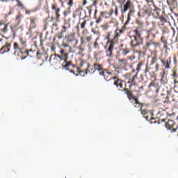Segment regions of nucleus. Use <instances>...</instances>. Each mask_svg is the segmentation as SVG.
<instances>
[{"label": "nucleus", "instance_id": "nucleus-1", "mask_svg": "<svg viewBox=\"0 0 178 178\" xmlns=\"http://www.w3.org/2000/svg\"><path fill=\"white\" fill-rule=\"evenodd\" d=\"M14 55L18 57V59H26L29 56V52L33 51L32 49H27V40L21 38L19 42L13 44Z\"/></svg>", "mask_w": 178, "mask_h": 178}, {"label": "nucleus", "instance_id": "nucleus-2", "mask_svg": "<svg viewBox=\"0 0 178 178\" xmlns=\"http://www.w3.org/2000/svg\"><path fill=\"white\" fill-rule=\"evenodd\" d=\"M106 38L107 40L106 44L104 46V49L106 50V56L112 58H113V50L115 49L116 44H118L115 32H108L106 35Z\"/></svg>", "mask_w": 178, "mask_h": 178}, {"label": "nucleus", "instance_id": "nucleus-3", "mask_svg": "<svg viewBox=\"0 0 178 178\" xmlns=\"http://www.w3.org/2000/svg\"><path fill=\"white\" fill-rule=\"evenodd\" d=\"M129 10L127 14L128 22L131 20V16H134L136 13V7L134 6V3L131 0H127L123 5V8L121 9L122 13H126Z\"/></svg>", "mask_w": 178, "mask_h": 178}, {"label": "nucleus", "instance_id": "nucleus-4", "mask_svg": "<svg viewBox=\"0 0 178 178\" xmlns=\"http://www.w3.org/2000/svg\"><path fill=\"white\" fill-rule=\"evenodd\" d=\"M129 38H131V42H129L131 49L136 54L138 53V51H140V45H143V38L129 36Z\"/></svg>", "mask_w": 178, "mask_h": 178}, {"label": "nucleus", "instance_id": "nucleus-5", "mask_svg": "<svg viewBox=\"0 0 178 178\" xmlns=\"http://www.w3.org/2000/svg\"><path fill=\"white\" fill-rule=\"evenodd\" d=\"M126 79H127L128 81L125 83V86L129 84V90H131L133 86H137L140 83L138 73H136L134 76H132L131 73H128L126 74Z\"/></svg>", "mask_w": 178, "mask_h": 178}, {"label": "nucleus", "instance_id": "nucleus-6", "mask_svg": "<svg viewBox=\"0 0 178 178\" xmlns=\"http://www.w3.org/2000/svg\"><path fill=\"white\" fill-rule=\"evenodd\" d=\"M166 119H160L158 120V124H161V123L163 124V126H165L167 129V130H172V131H176V128H175V126H176V123H175V121L173 120H168L166 122Z\"/></svg>", "mask_w": 178, "mask_h": 178}, {"label": "nucleus", "instance_id": "nucleus-7", "mask_svg": "<svg viewBox=\"0 0 178 178\" xmlns=\"http://www.w3.org/2000/svg\"><path fill=\"white\" fill-rule=\"evenodd\" d=\"M154 16V14L151 12L148 8H145V7H142L139 8V10L138 12V17H139L140 19H142V17H149L151 15Z\"/></svg>", "mask_w": 178, "mask_h": 178}, {"label": "nucleus", "instance_id": "nucleus-8", "mask_svg": "<svg viewBox=\"0 0 178 178\" xmlns=\"http://www.w3.org/2000/svg\"><path fill=\"white\" fill-rule=\"evenodd\" d=\"M146 5L147 6V9L150 10V12L152 13L155 12L156 15H159V13H161V8H158L155 3H154V1H149V0H145Z\"/></svg>", "mask_w": 178, "mask_h": 178}, {"label": "nucleus", "instance_id": "nucleus-9", "mask_svg": "<svg viewBox=\"0 0 178 178\" xmlns=\"http://www.w3.org/2000/svg\"><path fill=\"white\" fill-rule=\"evenodd\" d=\"M156 19H159L160 22H159V26L162 29L165 26V24L168 23V19H166V14H165V12H163L162 15H161V13H159V14H156V15H154Z\"/></svg>", "mask_w": 178, "mask_h": 178}, {"label": "nucleus", "instance_id": "nucleus-10", "mask_svg": "<svg viewBox=\"0 0 178 178\" xmlns=\"http://www.w3.org/2000/svg\"><path fill=\"white\" fill-rule=\"evenodd\" d=\"M147 35L145 37V40H154V38H156V34H158V32L155 27L150 28L147 31H146Z\"/></svg>", "mask_w": 178, "mask_h": 178}, {"label": "nucleus", "instance_id": "nucleus-11", "mask_svg": "<svg viewBox=\"0 0 178 178\" xmlns=\"http://www.w3.org/2000/svg\"><path fill=\"white\" fill-rule=\"evenodd\" d=\"M39 19L37 16H31L29 17V30L37 29L38 26Z\"/></svg>", "mask_w": 178, "mask_h": 178}, {"label": "nucleus", "instance_id": "nucleus-12", "mask_svg": "<svg viewBox=\"0 0 178 178\" xmlns=\"http://www.w3.org/2000/svg\"><path fill=\"white\" fill-rule=\"evenodd\" d=\"M67 44H72V42H75L73 44V47L76 48L77 44H79V39L76 38V33H71L67 36Z\"/></svg>", "mask_w": 178, "mask_h": 178}, {"label": "nucleus", "instance_id": "nucleus-13", "mask_svg": "<svg viewBox=\"0 0 178 178\" xmlns=\"http://www.w3.org/2000/svg\"><path fill=\"white\" fill-rule=\"evenodd\" d=\"M123 91L125 92L129 101H130L131 104H133V101H134V99H137V97L134 96L133 91L130 90V89L125 88H124Z\"/></svg>", "mask_w": 178, "mask_h": 178}, {"label": "nucleus", "instance_id": "nucleus-14", "mask_svg": "<svg viewBox=\"0 0 178 178\" xmlns=\"http://www.w3.org/2000/svg\"><path fill=\"white\" fill-rule=\"evenodd\" d=\"M69 27H70V24H68V26H66V24L62 26L60 32L58 33L56 35L58 40H62V38H63V34L67 32V29H69Z\"/></svg>", "mask_w": 178, "mask_h": 178}, {"label": "nucleus", "instance_id": "nucleus-15", "mask_svg": "<svg viewBox=\"0 0 178 178\" xmlns=\"http://www.w3.org/2000/svg\"><path fill=\"white\" fill-rule=\"evenodd\" d=\"M119 51L121 52L123 56H126L128 54H130V49L127 46H124V44H121L119 46Z\"/></svg>", "mask_w": 178, "mask_h": 178}, {"label": "nucleus", "instance_id": "nucleus-16", "mask_svg": "<svg viewBox=\"0 0 178 178\" xmlns=\"http://www.w3.org/2000/svg\"><path fill=\"white\" fill-rule=\"evenodd\" d=\"M112 80H114L113 85L117 87V88H123V81L119 79L118 76L112 77Z\"/></svg>", "mask_w": 178, "mask_h": 178}, {"label": "nucleus", "instance_id": "nucleus-17", "mask_svg": "<svg viewBox=\"0 0 178 178\" xmlns=\"http://www.w3.org/2000/svg\"><path fill=\"white\" fill-rule=\"evenodd\" d=\"M146 40L147 41L145 42L143 48L145 51H148V49H149L152 45H155V40L154 39H149Z\"/></svg>", "mask_w": 178, "mask_h": 178}, {"label": "nucleus", "instance_id": "nucleus-18", "mask_svg": "<svg viewBox=\"0 0 178 178\" xmlns=\"http://www.w3.org/2000/svg\"><path fill=\"white\" fill-rule=\"evenodd\" d=\"M161 62L162 63V66L165 67V69L169 70L171 69L170 65H172V57H169L166 61L163 59L161 60Z\"/></svg>", "mask_w": 178, "mask_h": 178}, {"label": "nucleus", "instance_id": "nucleus-19", "mask_svg": "<svg viewBox=\"0 0 178 178\" xmlns=\"http://www.w3.org/2000/svg\"><path fill=\"white\" fill-rule=\"evenodd\" d=\"M51 10L54 12V13L56 15V20H59V19L60 17V14H59V12H60V8L59 7H58V5L52 4Z\"/></svg>", "mask_w": 178, "mask_h": 178}, {"label": "nucleus", "instance_id": "nucleus-20", "mask_svg": "<svg viewBox=\"0 0 178 178\" xmlns=\"http://www.w3.org/2000/svg\"><path fill=\"white\" fill-rule=\"evenodd\" d=\"M99 74L100 76H103L104 79H106V81L112 80V78L111 77V73L108 72V70H106L100 71Z\"/></svg>", "mask_w": 178, "mask_h": 178}, {"label": "nucleus", "instance_id": "nucleus-21", "mask_svg": "<svg viewBox=\"0 0 178 178\" xmlns=\"http://www.w3.org/2000/svg\"><path fill=\"white\" fill-rule=\"evenodd\" d=\"M68 58H69V54L67 53L65 54V55L63 56H59V59H60V60H64V62L67 63V65H69L70 67L71 66L72 67H74V65L72 64V61L67 62Z\"/></svg>", "mask_w": 178, "mask_h": 178}, {"label": "nucleus", "instance_id": "nucleus-22", "mask_svg": "<svg viewBox=\"0 0 178 178\" xmlns=\"http://www.w3.org/2000/svg\"><path fill=\"white\" fill-rule=\"evenodd\" d=\"M86 42V40L84 38H81V43L79 46L78 47V49L79 50V54H81V52H84V49H86V44H84Z\"/></svg>", "mask_w": 178, "mask_h": 178}, {"label": "nucleus", "instance_id": "nucleus-23", "mask_svg": "<svg viewBox=\"0 0 178 178\" xmlns=\"http://www.w3.org/2000/svg\"><path fill=\"white\" fill-rule=\"evenodd\" d=\"M97 10H95V19H96V23L97 24H99V23H101V22L102 21V17H104V16H105V15H106V12L105 11H102L100 12V15L98 18H97Z\"/></svg>", "mask_w": 178, "mask_h": 178}, {"label": "nucleus", "instance_id": "nucleus-24", "mask_svg": "<svg viewBox=\"0 0 178 178\" xmlns=\"http://www.w3.org/2000/svg\"><path fill=\"white\" fill-rule=\"evenodd\" d=\"M11 44L9 42L6 43L0 49L1 54H5V52H9L10 51Z\"/></svg>", "mask_w": 178, "mask_h": 178}, {"label": "nucleus", "instance_id": "nucleus-25", "mask_svg": "<svg viewBox=\"0 0 178 178\" xmlns=\"http://www.w3.org/2000/svg\"><path fill=\"white\" fill-rule=\"evenodd\" d=\"M167 3L170 7V10H172V9H176V8H177L178 0L167 1Z\"/></svg>", "mask_w": 178, "mask_h": 178}, {"label": "nucleus", "instance_id": "nucleus-26", "mask_svg": "<svg viewBox=\"0 0 178 178\" xmlns=\"http://www.w3.org/2000/svg\"><path fill=\"white\" fill-rule=\"evenodd\" d=\"M118 65L119 67H126L129 65V62L127 61V59L126 58H119Z\"/></svg>", "mask_w": 178, "mask_h": 178}, {"label": "nucleus", "instance_id": "nucleus-27", "mask_svg": "<svg viewBox=\"0 0 178 178\" xmlns=\"http://www.w3.org/2000/svg\"><path fill=\"white\" fill-rule=\"evenodd\" d=\"M172 79L174 81V85L177 86L178 84V73L177 70H173L171 74Z\"/></svg>", "mask_w": 178, "mask_h": 178}, {"label": "nucleus", "instance_id": "nucleus-28", "mask_svg": "<svg viewBox=\"0 0 178 178\" xmlns=\"http://www.w3.org/2000/svg\"><path fill=\"white\" fill-rule=\"evenodd\" d=\"M0 31L6 34L8 33V24H3V22H0Z\"/></svg>", "mask_w": 178, "mask_h": 178}, {"label": "nucleus", "instance_id": "nucleus-29", "mask_svg": "<svg viewBox=\"0 0 178 178\" xmlns=\"http://www.w3.org/2000/svg\"><path fill=\"white\" fill-rule=\"evenodd\" d=\"M161 42L163 44V48L165 49V51H168V39H166V37L162 35L160 38Z\"/></svg>", "mask_w": 178, "mask_h": 178}, {"label": "nucleus", "instance_id": "nucleus-30", "mask_svg": "<svg viewBox=\"0 0 178 178\" xmlns=\"http://www.w3.org/2000/svg\"><path fill=\"white\" fill-rule=\"evenodd\" d=\"M151 69V67H148V64H146L145 70V77H146V79H149V77H151V72H149Z\"/></svg>", "mask_w": 178, "mask_h": 178}, {"label": "nucleus", "instance_id": "nucleus-31", "mask_svg": "<svg viewBox=\"0 0 178 178\" xmlns=\"http://www.w3.org/2000/svg\"><path fill=\"white\" fill-rule=\"evenodd\" d=\"M139 111H140L141 114L143 116H145V115H147V113H148V109L147 108V105H145V104H142Z\"/></svg>", "mask_w": 178, "mask_h": 178}, {"label": "nucleus", "instance_id": "nucleus-32", "mask_svg": "<svg viewBox=\"0 0 178 178\" xmlns=\"http://www.w3.org/2000/svg\"><path fill=\"white\" fill-rule=\"evenodd\" d=\"M134 33V35H130V37H136V38H141V32L138 30V29H136L133 31Z\"/></svg>", "mask_w": 178, "mask_h": 178}, {"label": "nucleus", "instance_id": "nucleus-33", "mask_svg": "<svg viewBox=\"0 0 178 178\" xmlns=\"http://www.w3.org/2000/svg\"><path fill=\"white\" fill-rule=\"evenodd\" d=\"M129 23H130V21H129V19H127V21L125 22V23L124 24V25L122 26V29H118L120 33L123 34V33H124V31H126V26H127V24H129Z\"/></svg>", "mask_w": 178, "mask_h": 178}, {"label": "nucleus", "instance_id": "nucleus-34", "mask_svg": "<svg viewBox=\"0 0 178 178\" xmlns=\"http://www.w3.org/2000/svg\"><path fill=\"white\" fill-rule=\"evenodd\" d=\"M143 66H144V62L140 61L138 63L136 69V73H138H138H140V70H141V68L143 67Z\"/></svg>", "mask_w": 178, "mask_h": 178}, {"label": "nucleus", "instance_id": "nucleus-35", "mask_svg": "<svg viewBox=\"0 0 178 178\" xmlns=\"http://www.w3.org/2000/svg\"><path fill=\"white\" fill-rule=\"evenodd\" d=\"M93 67L95 70H98L99 72H102V65L98 64L97 63L93 65Z\"/></svg>", "mask_w": 178, "mask_h": 178}, {"label": "nucleus", "instance_id": "nucleus-36", "mask_svg": "<svg viewBox=\"0 0 178 178\" xmlns=\"http://www.w3.org/2000/svg\"><path fill=\"white\" fill-rule=\"evenodd\" d=\"M133 102H135L134 103V106L135 108H141V105H143V104L140 103L138 98L133 100Z\"/></svg>", "mask_w": 178, "mask_h": 178}, {"label": "nucleus", "instance_id": "nucleus-37", "mask_svg": "<svg viewBox=\"0 0 178 178\" xmlns=\"http://www.w3.org/2000/svg\"><path fill=\"white\" fill-rule=\"evenodd\" d=\"M23 15L20 13H18V15L15 17V22L17 23V25L19 26L20 24V22H22V17Z\"/></svg>", "mask_w": 178, "mask_h": 178}, {"label": "nucleus", "instance_id": "nucleus-38", "mask_svg": "<svg viewBox=\"0 0 178 178\" xmlns=\"http://www.w3.org/2000/svg\"><path fill=\"white\" fill-rule=\"evenodd\" d=\"M115 35V39L117 40V42H118L119 41V37H120V35H122V33L119 31V29H116L114 31Z\"/></svg>", "mask_w": 178, "mask_h": 178}, {"label": "nucleus", "instance_id": "nucleus-39", "mask_svg": "<svg viewBox=\"0 0 178 178\" xmlns=\"http://www.w3.org/2000/svg\"><path fill=\"white\" fill-rule=\"evenodd\" d=\"M157 60H158V58L156 57V56H152L151 63H150V66H152V65H155V63H156Z\"/></svg>", "mask_w": 178, "mask_h": 178}, {"label": "nucleus", "instance_id": "nucleus-40", "mask_svg": "<svg viewBox=\"0 0 178 178\" xmlns=\"http://www.w3.org/2000/svg\"><path fill=\"white\" fill-rule=\"evenodd\" d=\"M79 24H81V29L82 30H84V29H86V26L87 25V21L83 20V22L82 23L79 22Z\"/></svg>", "mask_w": 178, "mask_h": 178}, {"label": "nucleus", "instance_id": "nucleus-41", "mask_svg": "<svg viewBox=\"0 0 178 178\" xmlns=\"http://www.w3.org/2000/svg\"><path fill=\"white\" fill-rule=\"evenodd\" d=\"M159 115L161 116H163V115L166 116V115H168V113L165 110H160L159 111Z\"/></svg>", "mask_w": 178, "mask_h": 178}, {"label": "nucleus", "instance_id": "nucleus-42", "mask_svg": "<svg viewBox=\"0 0 178 178\" xmlns=\"http://www.w3.org/2000/svg\"><path fill=\"white\" fill-rule=\"evenodd\" d=\"M8 43V42H6V39H0V47H1V45H5V44Z\"/></svg>", "mask_w": 178, "mask_h": 178}, {"label": "nucleus", "instance_id": "nucleus-43", "mask_svg": "<svg viewBox=\"0 0 178 178\" xmlns=\"http://www.w3.org/2000/svg\"><path fill=\"white\" fill-rule=\"evenodd\" d=\"M173 63L175 66H177V57L176 56H173Z\"/></svg>", "mask_w": 178, "mask_h": 178}, {"label": "nucleus", "instance_id": "nucleus-44", "mask_svg": "<svg viewBox=\"0 0 178 178\" xmlns=\"http://www.w3.org/2000/svg\"><path fill=\"white\" fill-rule=\"evenodd\" d=\"M33 12H34V10H26L25 14L26 15H31V13H33Z\"/></svg>", "mask_w": 178, "mask_h": 178}, {"label": "nucleus", "instance_id": "nucleus-45", "mask_svg": "<svg viewBox=\"0 0 178 178\" xmlns=\"http://www.w3.org/2000/svg\"><path fill=\"white\" fill-rule=\"evenodd\" d=\"M17 4V6H19L20 8H23V3H22V2H20V1L19 0H16Z\"/></svg>", "mask_w": 178, "mask_h": 178}, {"label": "nucleus", "instance_id": "nucleus-46", "mask_svg": "<svg viewBox=\"0 0 178 178\" xmlns=\"http://www.w3.org/2000/svg\"><path fill=\"white\" fill-rule=\"evenodd\" d=\"M85 40H86V41L88 42H90L92 40V36H88L85 38Z\"/></svg>", "mask_w": 178, "mask_h": 178}, {"label": "nucleus", "instance_id": "nucleus-47", "mask_svg": "<svg viewBox=\"0 0 178 178\" xmlns=\"http://www.w3.org/2000/svg\"><path fill=\"white\" fill-rule=\"evenodd\" d=\"M163 76H165V71L163 72V74H162V76H161V83H164V84H166L165 81H163Z\"/></svg>", "mask_w": 178, "mask_h": 178}, {"label": "nucleus", "instance_id": "nucleus-48", "mask_svg": "<svg viewBox=\"0 0 178 178\" xmlns=\"http://www.w3.org/2000/svg\"><path fill=\"white\" fill-rule=\"evenodd\" d=\"M115 16L119 15V8H118L117 6H115Z\"/></svg>", "mask_w": 178, "mask_h": 178}, {"label": "nucleus", "instance_id": "nucleus-49", "mask_svg": "<svg viewBox=\"0 0 178 178\" xmlns=\"http://www.w3.org/2000/svg\"><path fill=\"white\" fill-rule=\"evenodd\" d=\"M99 46V45L98 44V42L95 41V42H94L93 48H95V49H97Z\"/></svg>", "mask_w": 178, "mask_h": 178}, {"label": "nucleus", "instance_id": "nucleus-50", "mask_svg": "<svg viewBox=\"0 0 178 178\" xmlns=\"http://www.w3.org/2000/svg\"><path fill=\"white\" fill-rule=\"evenodd\" d=\"M67 5L69 6H73V0H68Z\"/></svg>", "mask_w": 178, "mask_h": 178}, {"label": "nucleus", "instance_id": "nucleus-51", "mask_svg": "<svg viewBox=\"0 0 178 178\" xmlns=\"http://www.w3.org/2000/svg\"><path fill=\"white\" fill-rule=\"evenodd\" d=\"M69 67H70L69 64H67V63H65V65H64V69H65V70H69Z\"/></svg>", "mask_w": 178, "mask_h": 178}, {"label": "nucleus", "instance_id": "nucleus-52", "mask_svg": "<svg viewBox=\"0 0 178 178\" xmlns=\"http://www.w3.org/2000/svg\"><path fill=\"white\" fill-rule=\"evenodd\" d=\"M149 88H151V87H155V83L154 82H151L149 86H148Z\"/></svg>", "mask_w": 178, "mask_h": 178}, {"label": "nucleus", "instance_id": "nucleus-53", "mask_svg": "<svg viewBox=\"0 0 178 178\" xmlns=\"http://www.w3.org/2000/svg\"><path fill=\"white\" fill-rule=\"evenodd\" d=\"M155 72H159V64H156Z\"/></svg>", "mask_w": 178, "mask_h": 178}, {"label": "nucleus", "instance_id": "nucleus-54", "mask_svg": "<svg viewBox=\"0 0 178 178\" xmlns=\"http://www.w3.org/2000/svg\"><path fill=\"white\" fill-rule=\"evenodd\" d=\"M60 54L62 55V56H63V55H65V50L63 49H61L60 50Z\"/></svg>", "mask_w": 178, "mask_h": 178}, {"label": "nucleus", "instance_id": "nucleus-55", "mask_svg": "<svg viewBox=\"0 0 178 178\" xmlns=\"http://www.w3.org/2000/svg\"><path fill=\"white\" fill-rule=\"evenodd\" d=\"M90 70H92V69H91V67H90V64H88V69L86 70V74H87V73H88V72H90Z\"/></svg>", "mask_w": 178, "mask_h": 178}, {"label": "nucleus", "instance_id": "nucleus-56", "mask_svg": "<svg viewBox=\"0 0 178 178\" xmlns=\"http://www.w3.org/2000/svg\"><path fill=\"white\" fill-rule=\"evenodd\" d=\"M63 47L64 48H67V47H69V43L63 44Z\"/></svg>", "mask_w": 178, "mask_h": 178}, {"label": "nucleus", "instance_id": "nucleus-57", "mask_svg": "<svg viewBox=\"0 0 178 178\" xmlns=\"http://www.w3.org/2000/svg\"><path fill=\"white\" fill-rule=\"evenodd\" d=\"M152 24L153 27H154V29H155V27H156V22L152 21Z\"/></svg>", "mask_w": 178, "mask_h": 178}, {"label": "nucleus", "instance_id": "nucleus-58", "mask_svg": "<svg viewBox=\"0 0 178 178\" xmlns=\"http://www.w3.org/2000/svg\"><path fill=\"white\" fill-rule=\"evenodd\" d=\"M113 8H111V10H110V15H113Z\"/></svg>", "mask_w": 178, "mask_h": 178}, {"label": "nucleus", "instance_id": "nucleus-59", "mask_svg": "<svg viewBox=\"0 0 178 178\" xmlns=\"http://www.w3.org/2000/svg\"><path fill=\"white\" fill-rule=\"evenodd\" d=\"M56 26H58V24H56V23H54V24H53V26H54V27H56Z\"/></svg>", "mask_w": 178, "mask_h": 178}, {"label": "nucleus", "instance_id": "nucleus-60", "mask_svg": "<svg viewBox=\"0 0 178 178\" xmlns=\"http://www.w3.org/2000/svg\"><path fill=\"white\" fill-rule=\"evenodd\" d=\"M77 31H80V28L79 27V25L76 26Z\"/></svg>", "mask_w": 178, "mask_h": 178}, {"label": "nucleus", "instance_id": "nucleus-61", "mask_svg": "<svg viewBox=\"0 0 178 178\" xmlns=\"http://www.w3.org/2000/svg\"><path fill=\"white\" fill-rule=\"evenodd\" d=\"M137 72L136 70H132L131 73H136Z\"/></svg>", "mask_w": 178, "mask_h": 178}, {"label": "nucleus", "instance_id": "nucleus-62", "mask_svg": "<svg viewBox=\"0 0 178 178\" xmlns=\"http://www.w3.org/2000/svg\"><path fill=\"white\" fill-rule=\"evenodd\" d=\"M172 29L173 33L175 34L176 33V31L175 30V28H172Z\"/></svg>", "mask_w": 178, "mask_h": 178}, {"label": "nucleus", "instance_id": "nucleus-63", "mask_svg": "<svg viewBox=\"0 0 178 178\" xmlns=\"http://www.w3.org/2000/svg\"><path fill=\"white\" fill-rule=\"evenodd\" d=\"M129 59H130V60H133V57L130 56L129 57Z\"/></svg>", "mask_w": 178, "mask_h": 178}, {"label": "nucleus", "instance_id": "nucleus-64", "mask_svg": "<svg viewBox=\"0 0 178 178\" xmlns=\"http://www.w3.org/2000/svg\"><path fill=\"white\" fill-rule=\"evenodd\" d=\"M86 0H83V5H86Z\"/></svg>", "mask_w": 178, "mask_h": 178}]
</instances>
